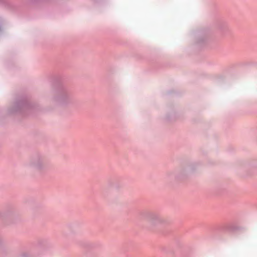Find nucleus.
<instances>
[{
  "instance_id": "nucleus-1",
  "label": "nucleus",
  "mask_w": 257,
  "mask_h": 257,
  "mask_svg": "<svg viewBox=\"0 0 257 257\" xmlns=\"http://www.w3.org/2000/svg\"><path fill=\"white\" fill-rule=\"evenodd\" d=\"M34 166L36 170L41 171L46 168V164L43 160L39 159L34 162Z\"/></svg>"
},
{
  "instance_id": "nucleus-2",
  "label": "nucleus",
  "mask_w": 257,
  "mask_h": 257,
  "mask_svg": "<svg viewBox=\"0 0 257 257\" xmlns=\"http://www.w3.org/2000/svg\"><path fill=\"white\" fill-rule=\"evenodd\" d=\"M149 222L152 225H156L161 222L160 217L156 214H152L148 218Z\"/></svg>"
}]
</instances>
